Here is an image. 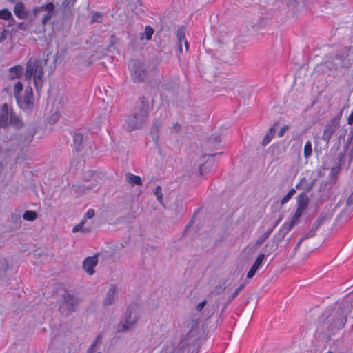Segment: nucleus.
<instances>
[{"label": "nucleus", "mask_w": 353, "mask_h": 353, "mask_svg": "<svg viewBox=\"0 0 353 353\" xmlns=\"http://www.w3.org/2000/svg\"><path fill=\"white\" fill-rule=\"evenodd\" d=\"M25 80L33 81L34 88L37 92H40L43 84L44 71L40 61L36 58H30L26 63Z\"/></svg>", "instance_id": "f257e3e1"}, {"label": "nucleus", "mask_w": 353, "mask_h": 353, "mask_svg": "<svg viewBox=\"0 0 353 353\" xmlns=\"http://www.w3.org/2000/svg\"><path fill=\"white\" fill-rule=\"evenodd\" d=\"M350 312V307L347 305L344 310H334L325 320V325L330 334H334L336 330L343 328L347 321V316Z\"/></svg>", "instance_id": "f03ea898"}, {"label": "nucleus", "mask_w": 353, "mask_h": 353, "mask_svg": "<svg viewBox=\"0 0 353 353\" xmlns=\"http://www.w3.org/2000/svg\"><path fill=\"white\" fill-rule=\"evenodd\" d=\"M141 310L137 305H130L126 310L123 321L119 325V330L125 332L132 329L141 317Z\"/></svg>", "instance_id": "7ed1b4c3"}, {"label": "nucleus", "mask_w": 353, "mask_h": 353, "mask_svg": "<svg viewBox=\"0 0 353 353\" xmlns=\"http://www.w3.org/2000/svg\"><path fill=\"white\" fill-rule=\"evenodd\" d=\"M32 13L35 17L42 14L41 23L45 26L56 14L55 6L51 2L41 6H35L32 8Z\"/></svg>", "instance_id": "20e7f679"}, {"label": "nucleus", "mask_w": 353, "mask_h": 353, "mask_svg": "<svg viewBox=\"0 0 353 353\" xmlns=\"http://www.w3.org/2000/svg\"><path fill=\"white\" fill-rule=\"evenodd\" d=\"M131 76L134 81H143L148 75L147 69L143 63L138 60H133L130 64Z\"/></svg>", "instance_id": "39448f33"}, {"label": "nucleus", "mask_w": 353, "mask_h": 353, "mask_svg": "<svg viewBox=\"0 0 353 353\" xmlns=\"http://www.w3.org/2000/svg\"><path fill=\"white\" fill-rule=\"evenodd\" d=\"M148 117L147 110L145 108L140 109L132 117H130L127 121L128 130L132 131L139 128L146 121Z\"/></svg>", "instance_id": "423d86ee"}, {"label": "nucleus", "mask_w": 353, "mask_h": 353, "mask_svg": "<svg viewBox=\"0 0 353 353\" xmlns=\"http://www.w3.org/2000/svg\"><path fill=\"white\" fill-rule=\"evenodd\" d=\"M303 211L301 209L296 210L292 219L289 222H285L280 228L278 233L275 235V238L278 241H282L285 235L292 230L294 225L299 221Z\"/></svg>", "instance_id": "0eeeda50"}, {"label": "nucleus", "mask_w": 353, "mask_h": 353, "mask_svg": "<svg viewBox=\"0 0 353 353\" xmlns=\"http://www.w3.org/2000/svg\"><path fill=\"white\" fill-rule=\"evenodd\" d=\"M78 302L75 298L69 294H65L59 305V310L63 314H68L74 311Z\"/></svg>", "instance_id": "6e6552de"}, {"label": "nucleus", "mask_w": 353, "mask_h": 353, "mask_svg": "<svg viewBox=\"0 0 353 353\" xmlns=\"http://www.w3.org/2000/svg\"><path fill=\"white\" fill-rule=\"evenodd\" d=\"M18 103L23 108L31 110L34 105V99L32 88L30 86L26 88L23 95L17 98Z\"/></svg>", "instance_id": "1a4fd4ad"}, {"label": "nucleus", "mask_w": 353, "mask_h": 353, "mask_svg": "<svg viewBox=\"0 0 353 353\" xmlns=\"http://www.w3.org/2000/svg\"><path fill=\"white\" fill-rule=\"evenodd\" d=\"M339 126V122L335 119H332L329 123H327L324 129L322 137L323 139L328 142L330 140L332 136L336 131Z\"/></svg>", "instance_id": "9d476101"}, {"label": "nucleus", "mask_w": 353, "mask_h": 353, "mask_svg": "<svg viewBox=\"0 0 353 353\" xmlns=\"http://www.w3.org/2000/svg\"><path fill=\"white\" fill-rule=\"evenodd\" d=\"M98 263V259L97 256L87 257L83 263V268L84 271L89 275L94 273V268Z\"/></svg>", "instance_id": "9b49d317"}, {"label": "nucleus", "mask_w": 353, "mask_h": 353, "mask_svg": "<svg viewBox=\"0 0 353 353\" xmlns=\"http://www.w3.org/2000/svg\"><path fill=\"white\" fill-rule=\"evenodd\" d=\"M10 111L7 103H3L0 110V128H4L9 125Z\"/></svg>", "instance_id": "f8f14e48"}, {"label": "nucleus", "mask_w": 353, "mask_h": 353, "mask_svg": "<svg viewBox=\"0 0 353 353\" xmlns=\"http://www.w3.org/2000/svg\"><path fill=\"white\" fill-rule=\"evenodd\" d=\"M14 13L16 17L20 19H27L29 15L28 12L25 8L23 2H17L14 8Z\"/></svg>", "instance_id": "ddd939ff"}, {"label": "nucleus", "mask_w": 353, "mask_h": 353, "mask_svg": "<svg viewBox=\"0 0 353 353\" xmlns=\"http://www.w3.org/2000/svg\"><path fill=\"white\" fill-rule=\"evenodd\" d=\"M265 259V256L263 254H259L256 259L255 260L254 264L252 265V268H250V271L247 274V278L251 279L252 278L256 271L259 270V268L261 267L263 261Z\"/></svg>", "instance_id": "4468645a"}, {"label": "nucleus", "mask_w": 353, "mask_h": 353, "mask_svg": "<svg viewBox=\"0 0 353 353\" xmlns=\"http://www.w3.org/2000/svg\"><path fill=\"white\" fill-rule=\"evenodd\" d=\"M117 288L115 285H111L103 300L105 305H110L113 303L116 299Z\"/></svg>", "instance_id": "2eb2a0df"}, {"label": "nucleus", "mask_w": 353, "mask_h": 353, "mask_svg": "<svg viewBox=\"0 0 353 353\" xmlns=\"http://www.w3.org/2000/svg\"><path fill=\"white\" fill-rule=\"evenodd\" d=\"M281 220V219H279V220L275 221L274 225L270 229H268L264 234H263L258 238V239L256 241V243L257 245H261V244H263L265 242V241L269 237L270 234L272 232V231L275 229V228L279 223Z\"/></svg>", "instance_id": "dca6fc26"}, {"label": "nucleus", "mask_w": 353, "mask_h": 353, "mask_svg": "<svg viewBox=\"0 0 353 353\" xmlns=\"http://www.w3.org/2000/svg\"><path fill=\"white\" fill-rule=\"evenodd\" d=\"M308 203V197L305 194L303 193L300 194L297 198V209H301L304 211V210L307 208Z\"/></svg>", "instance_id": "f3484780"}, {"label": "nucleus", "mask_w": 353, "mask_h": 353, "mask_svg": "<svg viewBox=\"0 0 353 353\" xmlns=\"http://www.w3.org/2000/svg\"><path fill=\"white\" fill-rule=\"evenodd\" d=\"M10 72L11 79L19 78L23 73V67L20 65H15L10 68Z\"/></svg>", "instance_id": "a211bd4d"}, {"label": "nucleus", "mask_w": 353, "mask_h": 353, "mask_svg": "<svg viewBox=\"0 0 353 353\" xmlns=\"http://www.w3.org/2000/svg\"><path fill=\"white\" fill-rule=\"evenodd\" d=\"M126 181L128 183H130L132 185H142V180L139 176H137L130 173L127 174L126 175Z\"/></svg>", "instance_id": "6ab92c4d"}, {"label": "nucleus", "mask_w": 353, "mask_h": 353, "mask_svg": "<svg viewBox=\"0 0 353 353\" xmlns=\"http://www.w3.org/2000/svg\"><path fill=\"white\" fill-rule=\"evenodd\" d=\"M177 39L179 41V50L182 51L181 43L185 40V28L184 27L179 28L176 33Z\"/></svg>", "instance_id": "aec40b11"}, {"label": "nucleus", "mask_w": 353, "mask_h": 353, "mask_svg": "<svg viewBox=\"0 0 353 353\" xmlns=\"http://www.w3.org/2000/svg\"><path fill=\"white\" fill-rule=\"evenodd\" d=\"M9 124L13 125L17 128L22 126L23 123L21 119L14 113L10 111Z\"/></svg>", "instance_id": "412c9836"}, {"label": "nucleus", "mask_w": 353, "mask_h": 353, "mask_svg": "<svg viewBox=\"0 0 353 353\" xmlns=\"http://www.w3.org/2000/svg\"><path fill=\"white\" fill-rule=\"evenodd\" d=\"M296 188L298 190H303L309 191L312 188V185H307V180L305 177L301 179L300 182L296 185Z\"/></svg>", "instance_id": "4be33fe9"}, {"label": "nucleus", "mask_w": 353, "mask_h": 353, "mask_svg": "<svg viewBox=\"0 0 353 353\" xmlns=\"http://www.w3.org/2000/svg\"><path fill=\"white\" fill-rule=\"evenodd\" d=\"M74 146L76 150H79L83 142V134L81 133H76L73 136Z\"/></svg>", "instance_id": "5701e85b"}, {"label": "nucleus", "mask_w": 353, "mask_h": 353, "mask_svg": "<svg viewBox=\"0 0 353 353\" xmlns=\"http://www.w3.org/2000/svg\"><path fill=\"white\" fill-rule=\"evenodd\" d=\"M37 217V214L35 211L27 210L23 213V218L28 221H33Z\"/></svg>", "instance_id": "b1692460"}, {"label": "nucleus", "mask_w": 353, "mask_h": 353, "mask_svg": "<svg viewBox=\"0 0 353 353\" xmlns=\"http://www.w3.org/2000/svg\"><path fill=\"white\" fill-rule=\"evenodd\" d=\"M312 153V143L307 141L304 146V157L307 159Z\"/></svg>", "instance_id": "393cba45"}, {"label": "nucleus", "mask_w": 353, "mask_h": 353, "mask_svg": "<svg viewBox=\"0 0 353 353\" xmlns=\"http://www.w3.org/2000/svg\"><path fill=\"white\" fill-rule=\"evenodd\" d=\"M13 19L12 13L6 8L0 10V19L9 20Z\"/></svg>", "instance_id": "a878e982"}, {"label": "nucleus", "mask_w": 353, "mask_h": 353, "mask_svg": "<svg viewBox=\"0 0 353 353\" xmlns=\"http://www.w3.org/2000/svg\"><path fill=\"white\" fill-rule=\"evenodd\" d=\"M295 193L296 190L294 188L290 189L288 194L284 197H283V199L281 201V203L282 205L285 204L295 194Z\"/></svg>", "instance_id": "bb28decb"}, {"label": "nucleus", "mask_w": 353, "mask_h": 353, "mask_svg": "<svg viewBox=\"0 0 353 353\" xmlns=\"http://www.w3.org/2000/svg\"><path fill=\"white\" fill-rule=\"evenodd\" d=\"M84 225H85V220H82L79 224H77L72 228V232L76 233L79 231H81L83 232H88V230H86L85 228H83Z\"/></svg>", "instance_id": "cd10ccee"}, {"label": "nucleus", "mask_w": 353, "mask_h": 353, "mask_svg": "<svg viewBox=\"0 0 353 353\" xmlns=\"http://www.w3.org/2000/svg\"><path fill=\"white\" fill-rule=\"evenodd\" d=\"M23 84L20 81L17 82L14 87V95L17 98L20 96V93L23 90Z\"/></svg>", "instance_id": "c85d7f7f"}, {"label": "nucleus", "mask_w": 353, "mask_h": 353, "mask_svg": "<svg viewBox=\"0 0 353 353\" xmlns=\"http://www.w3.org/2000/svg\"><path fill=\"white\" fill-rule=\"evenodd\" d=\"M273 132H274V128H271L269 133L267 135H265L263 139V141H262L263 145H265L270 142L271 139L273 137Z\"/></svg>", "instance_id": "c756f323"}, {"label": "nucleus", "mask_w": 353, "mask_h": 353, "mask_svg": "<svg viewBox=\"0 0 353 353\" xmlns=\"http://www.w3.org/2000/svg\"><path fill=\"white\" fill-rule=\"evenodd\" d=\"M154 194L156 195L158 201L161 203H163V194L161 186L158 185L155 188Z\"/></svg>", "instance_id": "7c9ffc66"}, {"label": "nucleus", "mask_w": 353, "mask_h": 353, "mask_svg": "<svg viewBox=\"0 0 353 353\" xmlns=\"http://www.w3.org/2000/svg\"><path fill=\"white\" fill-rule=\"evenodd\" d=\"M101 18H102L101 13L99 12H94L92 14V19H91L90 23H101Z\"/></svg>", "instance_id": "2f4dec72"}, {"label": "nucleus", "mask_w": 353, "mask_h": 353, "mask_svg": "<svg viewBox=\"0 0 353 353\" xmlns=\"http://www.w3.org/2000/svg\"><path fill=\"white\" fill-rule=\"evenodd\" d=\"M154 31L150 26H146L145 30V38L147 40H150L152 38Z\"/></svg>", "instance_id": "473e14b6"}, {"label": "nucleus", "mask_w": 353, "mask_h": 353, "mask_svg": "<svg viewBox=\"0 0 353 353\" xmlns=\"http://www.w3.org/2000/svg\"><path fill=\"white\" fill-rule=\"evenodd\" d=\"M94 210L90 208L87 211L86 214H85L82 220H85V221L88 219H92L94 216Z\"/></svg>", "instance_id": "72a5a7b5"}, {"label": "nucleus", "mask_w": 353, "mask_h": 353, "mask_svg": "<svg viewBox=\"0 0 353 353\" xmlns=\"http://www.w3.org/2000/svg\"><path fill=\"white\" fill-rule=\"evenodd\" d=\"M288 129V125H283L281 128V130L279 131L278 137H282Z\"/></svg>", "instance_id": "f704fd0d"}, {"label": "nucleus", "mask_w": 353, "mask_h": 353, "mask_svg": "<svg viewBox=\"0 0 353 353\" xmlns=\"http://www.w3.org/2000/svg\"><path fill=\"white\" fill-rule=\"evenodd\" d=\"M100 340H101V337L100 336H98L97 339H96V341L90 347V348L88 349V353H92L93 352V350L95 347V345L99 343L100 342Z\"/></svg>", "instance_id": "c9c22d12"}, {"label": "nucleus", "mask_w": 353, "mask_h": 353, "mask_svg": "<svg viewBox=\"0 0 353 353\" xmlns=\"http://www.w3.org/2000/svg\"><path fill=\"white\" fill-rule=\"evenodd\" d=\"M205 304H206V301H202V302L199 303L197 305V306H196V309H197V310H199V311H201V310H202V309L203 308V307L205 305Z\"/></svg>", "instance_id": "e433bc0d"}, {"label": "nucleus", "mask_w": 353, "mask_h": 353, "mask_svg": "<svg viewBox=\"0 0 353 353\" xmlns=\"http://www.w3.org/2000/svg\"><path fill=\"white\" fill-rule=\"evenodd\" d=\"M347 123L349 125L353 124V111L351 112V114H350V116L347 118Z\"/></svg>", "instance_id": "4c0bfd02"}, {"label": "nucleus", "mask_w": 353, "mask_h": 353, "mask_svg": "<svg viewBox=\"0 0 353 353\" xmlns=\"http://www.w3.org/2000/svg\"><path fill=\"white\" fill-rule=\"evenodd\" d=\"M347 204L348 205H351L353 204V194H350L347 200Z\"/></svg>", "instance_id": "58836bf2"}, {"label": "nucleus", "mask_w": 353, "mask_h": 353, "mask_svg": "<svg viewBox=\"0 0 353 353\" xmlns=\"http://www.w3.org/2000/svg\"><path fill=\"white\" fill-rule=\"evenodd\" d=\"M173 130L175 132H178L180 131L181 130V125H179L178 123H176L173 125Z\"/></svg>", "instance_id": "ea45409f"}, {"label": "nucleus", "mask_w": 353, "mask_h": 353, "mask_svg": "<svg viewBox=\"0 0 353 353\" xmlns=\"http://www.w3.org/2000/svg\"><path fill=\"white\" fill-rule=\"evenodd\" d=\"M339 167H334L331 169V174H336L339 172Z\"/></svg>", "instance_id": "a19ab883"}, {"label": "nucleus", "mask_w": 353, "mask_h": 353, "mask_svg": "<svg viewBox=\"0 0 353 353\" xmlns=\"http://www.w3.org/2000/svg\"><path fill=\"white\" fill-rule=\"evenodd\" d=\"M243 285H241L239 288H237L236 290V291L234 292V294H232V298H234L239 293V292L243 289Z\"/></svg>", "instance_id": "79ce46f5"}, {"label": "nucleus", "mask_w": 353, "mask_h": 353, "mask_svg": "<svg viewBox=\"0 0 353 353\" xmlns=\"http://www.w3.org/2000/svg\"><path fill=\"white\" fill-rule=\"evenodd\" d=\"M183 42H184V44H185V50L188 51V41L185 39V41H183Z\"/></svg>", "instance_id": "37998d69"}, {"label": "nucleus", "mask_w": 353, "mask_h": 353, "mask_svg": "<svg viewBox=\"0 0 353 353\" xmlns=\"http://www.w3.org/2000/svg\"><path fill=\"white\" fill-rule=\"evenodd\" d=\"M3 171V165L2 164H0V174Z\"/></svg>", "instance_id": "c03bdc74"}, {"label": "nucleus", "mask_w": 353, "mask_h": 353, "mask_svg": "<svg viewBox=\"0 0 353 353\" xmlns=\"http://www.w3.org/2000/svg\"><path fill=\"white\" fill-rule=\"evenodd\" d=\"M9 1H11V2H14V1H16L17 0H9Z\"/></svg>", "instance_id": "a18cd8bd"}]
</instances>
